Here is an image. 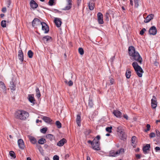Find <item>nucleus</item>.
<instances>
[{
  "instance_id": "nucleus-1",
  "label": "nucleus",
  "mask_w": 160,
  "mask_h": 160,
  "mask_svg": "<svg viewBox=\"0 0 160 160\" xmlns=\"http://www.w3.org/2000/svg\"><path fill=\"white\" fill-rule=\"evenodd\" d=\"M14 116L16 119L24 121L28 118L29 114L24 110H18L15 112Z\"/></svg>"
},
{
  "instance_id": "nucleus-2",
  "label": "nucleus",
  "mask_w": 160,
  "mask_h": 160,
  "mask_svg": "<svg viewBox=\"0 0 160 160\" xmlns=\"http://www.w3.org/2000/svg\"><path fill=\"white\" fill-rule=\"evenodd\" d=\"M128 51L131 59L140 63V55L138 52L135 51V48L133 46H130L128 48Z\"/></svg>"
},
{
  "instance_id": "nucleus-3",
  "label": "nucleus",
  "mask_w": 160,
  "mask_h": 160,
  "mask_svg": "<svg viewBox=\"0 0 160 160\" xmlns=\"http://www.w3.org/2000/svg\"><path fill=\"white\" fill-rule=\"evenodd\" d=\"M117 131L118 134L121 137L122 139L123 140L126 138V136L124 130L121 127H118L117 128Z\"/></svg>"
},
{
  "instance_id": "nucleus-4",
  "label": "nucleus",
  "mask_w": 160,
  "mask_h": 160,
  "mask_svg": "<svg viewBox=\"0 0 160 160\" xmlns=\"http://www.w3.org/2000/svg\"><path fill=\"white\" fill-rule=\"evenodd\" d=\"M42 22L38 18H35L32 22V26L33 27L37 28L41 25Z\"/></svg>"
},
{
  "instance_id": "nucleus-5",
  "label": "nucleus",
  "mask_w": 160,
  "mask_h": 160,
  "mask_svg": "<svg viewBox=\"0 0 160 160\" xmlns=\"http://www.w3.org/2000/svg\"><path fill=\"white\" fill-rule=\"evenodd\" d=\"M132 66L134 69V70L139 77H140V66H139L137 62L136 61L132 63Z\"/></svg>"
},
{
  "instance_id": "nucleus-6",
  "label": "nucleus",
  "mask_w": 160,
  "mask_h": 160,
  "mask_svg": "<svg viewBox=\"0 0 160 160\" xmlns=\"http://www.w3.org/2000/svg\"><path fill=\"white\" fill-rule=\"evenodd\" d=\"M124 152V150L123 148H121L119 150L116 152L114 151H111L110 152L109 156L111 157H116L118 155L123 153Z\"/></svg>"
},
{
  "instance_id": "nucleus-7",
  "label": "nucleus",
  "mask_w": 160,
  "mask_h": 160,
  "mask_svg": "<svg viewBox=\"0 0 160 160\" xmlns=\"http://www.w3.org/2000/svg\"><path fill=\"white\" fill-rule=\"evenodd\" d=\"M100 144V142L99 141L96 140L93 142V144L92 148L93 149L95 150H99L100 149L99 146Z\"/></svg>"
},
{
  "instance_id": "nucleus-8",
  "label": "nucleus",
  "mask_w": 160,
  "mask_h": 160,
  "mask_svg": "<svg viewBox=\"0 0 160 160\" xmlns=\"http://www.w3.org/2000/svg\"><path fill=\"white\" fill-rule=\"evenodd\" d=\"M66 1L67 2V4L64 8L62 9L63 10L66 11L69 10L72 7V0H66Z\"/></svg>"
},
{
  "instance_id": "nucleus-9",
  "label": "nucleus",
  "mask_w": 160,
  "mask_h": 160,
  "mask_svg": "<svg viewBox=\"0 0 160 160\" xmlns=\"http://www.w3.org/2000/svg\"><path fill=\"white\" fill-rule=\"evenodd\" d=\"M157 99L156 98L153 96L151 99V106L153 109H155L157 106Z\"/></svg>"
},
{
  "instance_id": "nucleus-10",
  "label": "nucleus",
  "mask_w": 160,
  "mask_h": 160,
  "mask_svg": "<svg viewBox=\"0 0 160 160\" xmlns=\"http://www.w3.org/2000/svg\"><path fill=\"white\" fill-rule=\"evenodd\" d=\"M41 25L42 30L44 31V33H48L49 31V28L48 26L44 22H42Z\"/></svg>"
},
{
  "instance_id": "nucleus-11",
  "label": "nucleus",
  "mask_w": 160,
  "mask_h": 160,
  "mask_svg": "<svg viewBox=\"0 0 160 160\" xmlns=\"http://www.w3.org/2000/svg\"><path fill=\"white\" fill-rule=\"evenodd\" d=\"M28 99L29 101L32 103V105H34L36 103V101L33 94L28 95Z\"/></svg>"
},
{
  "instance_id": "nucleus-12",
  "label": "nucleus",
  "mask_w": 160,
  "mask_h": 160,
  "mask_svg": "<svg viewBox=\"0 0 160 160\" xmlns=\"http://www.w3.org/2000/svg\"><path fill=\"white\" fill-rule=\"evenodd\" d=\"M97 17L98 23L100 24L103 23V14L101 12H98L97 14Z\"/></svg>"
},
{
  "instance_id": "nucleus-13",
  "label": "nucleus",
  "mask_w": 160,
  "mask_h": 160,
  "mask_svg": "<svg viewBox=\"0 0 160 160\" xmlns=\"http://www.w3.org/2000/svg\"><path fill=\"white\" fill-rule=\"evenodd\" d=\"M157 30L156 28L154 26H152L150 28L149 33L150 35H155L157 33Z\"/></svg>"
},
{
  "instance_id": "nucleus-14",
  "label": "nucleus",
  "mask_w": 160,
  "mask_h": 160,
  "mask_svg": "<svg viewBox=\"0 0 160 160\" xmlns=\"http://www.w3.org/2000/svg\"><path fill=\"white\" fill-rule=\"evenodd\" d=\"M18 57L19 60L22 62L24 60V54L21 49L18 51Z\"/></svg>"
},
{
  "instance_id": "nucleus-15",
  "label": "nucleus",
  "mask_w": 160,
  "mask_h": 160,
  "mask_svg": "<svg viewBox=\"0 0 160 160\" xmlns=\"http://www.w3.org/2000/svg\"><path fill=\"white\" fill-rule=\"evenodd\" d=\"M54 22L56 26L58 27H60L62 23L61 19L59 18H54Z\"/></svg>"
},
{
  "instance_id": "nucleus-16",
  "label": "nucleus",
  "mask_w": 160,
  "mask_h": 160,
  "mask_svg": "<svg viewBox=\"0 0 160 160\" xmlns=\"http://www.w3.org/2000/svg\"><path fill=\"white\" fill-rule=\"evenodd\" d=\"M18 143L19 148L22 149H23L25 147V145L23 140L19 139L18 140Z\"/></svg>"
},
{
  "instance_id": "nucleus-17",
  "label": "nucleus",
  "mask_w": 160,
  "mask_h": 160,
  "mask_svg": "<svg viewBox=\"0 0 160 160\" xmlns=\"http://www.w3.org/2000/svg\"><path fill=\"white\" fill-rule=\"evenodd\" d=\"M150 148V144H146V145L144 146L142 148V150L144 153L145 154L147 153L148 151L149 150Z\"/></svg>"
},
{
  "instance_id": "nucleus-18",
  "label": "nucleus",
  "mask_w": 160,
  "mask_h": 160,
  "mask_svg": "<svg viewBox=\"0 0 160 160\" xmlns=\"http://www.w3.org/2000/svg\"><path fill=\"white\" fill-rule=\"evenodd\" d=\"M154 17V15L153 14H151L148 15L146 18V19L144 21L145 23L149 22L150 20L152 19Z\"/></svg>"
},
{
  "instance_id": "nucleus-19",
  "label": "nucleus",
  "mask_w": 160,
  "mask_h": 160,
  "mask_svg": "<svg viewBox=\"0 0 160 160\" xmlns=\"http://www.w3.org/2000/svg\"><path fill=\"white\" fill-rule=\"evenodd\" d=\"M67 141L66 139L64 138H63L59 141L57 144V145L59 147H62L63 146L64 144L67 142Z\"/></svg>"
},
{
  "instance_id": "nucleus-20",
  "label": "nucleus",
  "mask_w": 160,
  "mask_h": 160,
  "mask_svg": "<svg viewBox=\"0 0 160 160\" xmlns=\"http://www.w3.org/2000/svg\"><path fill=\"white\" fill-rule=\"evenodd\" d=\"M95 0H90L88 4L89 9L91 10H93L94 7L95 3L94 2Z\"/></svg>"
},
{
  "instance_id": "nucleus-21",
  "label": "nucleus",
  "mask_w": 160,
  "mask_h": 160,
  "mask_svg": "<svg viewBox=\"0 0 160 160\" xmlns=\"http://www.w3.org/2000/svg\"><path fill=\"white\" fill-rule=\"evenodd\" d=\"M30 5L31 8L33 9L37 8L38 5L37 3L33 0H32L30 2Z\"/></svg>"
},
{
  "instance_id": "nucleus-22",
  "label": "nucleus",
  "mask_w": 160,
  "mask_h": 160,
  "mask_svg": "<svg viewBox=\"0 0 160 160\" xmlns=\"http://www.w3.org/2000/svg\"><path fill=\"white\" fill-rule=\"evenodd\" d=\"M100 139V136L99 135H98L93 139V141H92L89 140H88V143L91 144V145H92H92H93V142H94L96 140L99 141V140Z\"/></svg>"
},
{
  "instance_id": "nucleus-23",
  "label": "nucleus",
  "mask_w": 160,
  "mask_h": 160,
  "mask_svg": "<svg viewBox=\"0 0 160 160\" xmlns=\"http://www.w3.org/2000/svg\"><path fill=\"white\" fill-rule=\"evenodd\" d=\"M41 118L44 121L47 123H50L52 121V120L50 118L47 117L42 116V117Z\"/></svg>"
},
{
  "instance_id": "nucleus-24",
  "label": "nucleus",
  "mask_w": 160,
  "mask_h": 160,
  "mask_svg": "<svg viewBox=\"0 0 160 160\" xmlns=\"http://www.w3.org/2000/svg\"><path fill=\"white\" fill-rule=\"evenodd\" d=\"M113 113L115 116L118 118H120L121 117L122 113L120 111L118 110H114Z\"/></svg>"
},
{
  "instance_id": "nucleus-25",
  "label": "nucleus",
  "mask_w": 160,
  "mask_h": 160,
  "mask_svg": "<svg viewBox=\"0 0 160 160\" xmlns=\"http://www.w3.org/2000/svg\"><path fill=\"white\" fill-rule=\"evenodd\" d=\"M16 85L14 84L13 81H12L10 82L9 87L10 89L12 91H14L16 90Z\"/></svg>"
},
{
  "instance_id": "nucleus-26",
  "label": "nucleus",
  "mask_w": 160,
  "mask_h": 160,
  "mask_svg": "<svg viewBox=\"0 0 160 160\" xmlns=\"http://www.w3.org/2000/svg\"><path fill=\"white\" fill-rule=\"evenodd\" d=\"M42 39L44 41V42H47L50 40L52 39V38L49 36H46L43 38Z\"/></svg>"
},
{
  "instance_id": "nucleus-27",
  "label": "nucleus",
  "mask_w": 160,
  "mask_h": 160,
  "mask_svg": "<svg viewBox=\"0 0 160 160\" xmlns=\"http://www.w3.org/2000/svg\"><path fill=\"white\" fill-rule=\"evenodd\" d=\"M136 137L135 136H133L132 138V145L135 148L136 146Z\"/></svg>"
},
{
  "instance_id": "nucleus-28",
  "label": "nucleus",
  "mask_w": 160,
  "mask_h": 160,
  "mask_svg": "<svg viewBox=\"0 0 160 160\" xmlns=\"http://www.w3.org/2000/svg\"><path fill=\"white\" fill-rule=\"evenodd\" d=\"M81 116L79 115L78 114L77 115V118H76V122L77 124L79 126H80L81 125Z\"/></svg>"
},
{
  "instance_id": "nucleus-29",
  "label": "nucleus",
  "mask_w": 160,
  "mask_h": 160,
  "mask_svg": "<svg viewBox=\"0 0 160 160\" xmlns=\"http://www.w3.org/2000/svg\"><path fill=\"white\" fill-rule=\"evenodd\" d=\"M29 139L30 140V141L32 144H35L37 142L36 139L33 137L30 136L29 138Z\"/></svg>"
},
{
  "instance_id": "nucleus-30",
  "label": "nucleus",
  "mask_w": 160,
  "mask_h": 160,
  "mask_svg": "<svg viewBox=\"0 0 160 160\" xmlns=\"http://www.w3.org/2000/svg\"><path fill=\"white\" fill-rule=\"evenodd\" d=\"M131 72L129 69H127L125 75L127 78H130L131 76Z\"/></svg>"
},
{
  "instance_id": "nucleus-31",
  "label": "nucleus",
  "mask_w": 160,
  "mask_h": 160,
  "mask_svg": "<svg viewBox=\"0 0 160 160\" xmlns=\"http://www.w3.org/2000/svg\"><path fill=\"white\" fill-rule=\"evenodd\" d=\"M46 140L45 139L42 138L38 140V142L39 144H43L46 142Z\"/></svg>"
},
{
  "instance_id": "nucleus-32",
  "label": "nucleus",
  "mask_w": 160,
  "mask_h": 160,
  "mask_svg": "<svg viewBox=\"0 0 160 160\" xmlns=\"http://www.w3.org/2000/svg\"><path fill=\"white\" fill-rule=\"evenodd\" d=\"M33 55V53L31 50H29L28 51V55L29 58H32Z\"/></svg>"
},
{
  "instance_id": "nucleus-33",
  "label": "nucleus",
  "mask_w": 160,
  "mask_h": 160,
  "mask_svg": "<svg viewBox=\"0 0 160 160\" xmlns=\"http://www.w3.org/2000/svg\"><path fill=\"white\" fill-rule=\"evenodd\" d=\"M64 82L66 84H67L69 86H71L73 84V82L71 80L68 82L66 80H65Z\"/></svg>"
},
{
  "instance_id": "nucleus-34",
  "label": "nucleus",
  "mask_w": 160,
  "mask_h": 160,
  "mask_svg": "<svg viewBox=\"0 0 160 160\" xmlns=\"http://www.w3.org/2000/svg\"><path fill=\"white\" fill-rule=\"evenodd\" d=\"M36 96L38 98H39L41 96V94L39 89L38 88H37L36 89Z\"/></svg>"
},
{
  "instance_id": "nucleus-35",
  "label": "nucleus",
  "mask_w": 160,
  "mask_h": 160,
  "mask_svg": "<svg viewBox=\"0 0 160 160\" xmlns=\"http://www.w3.org/2000/svg\"><path fill=\"white\" fill-rule=\"evenodd\" d=\"M9 154L10 156L13 158H15L16 157L15 153L13 151H10L9 152Z\"/></svg>"
},
{
  "instance_id": "nucleus-36",
  "label": "nucleus",
  "mask_w": 160,
  "mask_h": 160,
  "mask_svg": "<svg viewBox=\"0 0 160 160\" xmlns=\"http://www.w3.org/2000/svg\"><path fill=\"white\" fill-rule=\"evenodd\" d=\"M135 3V7L136 8H138L139 6V0H133Z\"/></svg>"
},
{
  "instance_id": "nucleus-37",
  "label": "nucleus",
  "mask_w": 160,
  "mask_h": 160,
  "mask_svg": "<svg viewBox=\"0 0 160 160\" xmlns=\"http://www.w3.org/2000/svg\"><path fill=\"white\" fill-rule=\"evenodd\" d=\"M56 125L57 127L60 128H61L62 127V125L61 123H60V122L58 121H57L56 122Z\"/></svg>"
},
{
  "instance_id": "nucleus-38",
  "label": "nucleus",
  "mask_w": 160,
  "mask_h": 160,
  "mask_svg": "<svg viewBox=\"0 0 160 160\" xmlns=\"http://www.w3.org/2000/svg\"><path fill=\"white\" fill-rule=\"evenodd\" d=\"M112 127L111 126L108 127L106 128V130L109 133H111L112 132Z\"/></svg>"
},
{
  "instance_id": "nucleus-39",
  "label": "nucleus",
  "mask_w": 160,
  "mask_h": 160,
  "mask_svg": "<svg viewBox=\"0 0 160 160\" xmlns=\"http://www.w3.org/2000/svg\"><path fill=\"white\" fill-rule=\"evenodd\" d=\"M46 137L47 138L51 140L53 139V136L52 134H48L47 135Z\"/></svg>"
},
{
  "instance_id": "nucleus-40",
  "label": "nucleus",
  "mask_w": 160,
  "mask_h": 160,
  "mask_svg": "<svg viewBox=\"0 0 160 160\" xmlns=\"http://www.w3.org/2000/svg\"><path fill=\"white\" fill-rule=\"evenodd\" d=\"M78 52L81 55L84 54V50L82 48H78Z\"/></svg>"
},
{
  "instance_id": "nucleus-41",
  "label": "nucleus",
  "mask_w": 160,
  "mask_h": 160,
  "mask_svg": "<svg viewBox=\"0 0 160 160\" xmlns=\"http://www.w3.org/2000/svg\"><path fill=\"white\" fill-rule=\"evenodd\" d=\"M6 20H2L1 22V25L3 27L5 28L6 27Z\"/></svg>"
},
{
  "instance_id": "nucleus-42",
  "label": "nucleus",
  "mask_w": 160,
  "mask_h": 160,
  "mask_svg": "<svg viewBox=\"0 0 160 160\" xmlns=\"http://www.w3.org/2000/svg\"><path fill=\"white\" fill-rule=\"evenodd\" d=\"M0 85L1 86V88L3 89H5L6 87L3 82L1 81L0 82Z\"/></svg>"
},
{
  "instance_id": "nucleus-43",
  "label": "nucleus",
  "mask_w": 160,
  "mask_h": 160,
  "mask_svg": "<svg viewBox=\"0 0 160 160\" xmlns=\"http://www.w3.org/2000/svg\"><path fill=\"white\" fill-rule=\"evenodd\" d=\"M56 0H49L48 2V4L50 6H52L54 5V2Z\"/></svg>"
},
{
  "instance_id": "nucleus-44",
  "label": "nucleus",
  "mask_w": 160,
  "mask_h": 160,
  "mask_svg": "<svg viewBox=\"0 0 160 160\" xmlns=\"http://www.w3.org/2000/svg\"><path fill=\"white\" fill-rule=\"evenodd\" d=\"M47 128H43L40 130L41 132L43 133H45L47 131Z\"/></svg>"
},
{
  "instance_id": "nucleus-45",
  "label": "nucleus",
  "mask_w": 160,
  "mask_h": 160,
  "mask_svg": "<svg viewBox=\"0 0 160 160\" xmlns=\"http://www.w3.org/2000/svg\"><path fill=\"white\" fill-rule=\"evenodd\" d=\"M147 129H144V131L145 132H147L148 131H149L150 128V125L149 124H148L146 126Z\"/></svg>"
},
{
  "instance_id": "nucleus-46",
  "label": "nucleus",
  "mask_w": 160,
  "mask_h": 160,
  "mask_svg": "<svg viewBox=\"0 0 160 160\" xmlns=\"http://www.w3.org/2000/svg\"><path fill=\"white\" fill-rule=\"evenodd\" d=\"M109 79H110L109 80L110 82V84H109V85H111L114 84L115 82L114 79L112 78H109Z\"/></svg>"
},
{
  "instance_id": "nucleus-47",
  "label": "nucleus",
  "mask_w": 160,
  "mask_h": 160,
  "mask_svg": "<svg viewBox=\"0 0 160 160\" xmlns=\"http://www.w3.org/2000/svg\"><path fill=\"white\" fill-rule=\"evenodd\" d=\"M149 137L151 138H154L155 137V134L154 132H151L149 134Z\"/></svg>"
},
{
  "instance_id": "nucleus-48",
  "label": "nucleus",
  "mask_w": 160,
  "mask_h": 160,
  "mask_svg": "<svg viewBox=\"0 0 160 160\" xmlns=\"http://www.w3.org/2000/svg\"><path fill=\"white\" fill-rule=\"evenodd\" d=\"M59 158L58 156L57 155H55L53 157V160H59Z\"/></svg>"
},
{
  "instance_id": "nucleus-49",
  "label": "nucleus",
  "mask_w": 160,
  "mask_h": 160,
  "mask_svg": "<svg viewBox=\"0 0 160 160\" xmlns=\"http://www.w3.org/2000/svg\"><path fill=\"white\" fill-rule=\"evenodd\" d=\"M7 2V3L8 4V7L9 8V6L10 5V4L11 3V2L10 0H6Z\"/></svg>"
},
{
  "instance_id": "nucleus-50",
  "label": "nucleus",
  "mask_w": 160,
  "mask_h": 160,
  "mask_svg": "<svg viewBox=\"0 0 160 160\" xmlns=\"http://www.w3.org/2000/svg\"><path fill=\"white\" fill-rule=\"evenodd\" d=\"M146 31V29L143 28L141 31V35H143L144 32Z\"/></svg>"
},
{
  "instance_id": "nucleus-51",
  "label": "nucleus",
  "mask_w": 160,
  "mask_h": 160,
  "mask_svg": "<svg viewBox=\"0 0 160 160\" xmlns=\"http://www.w3.org/2000/svg\"><path fill=\"white\" fill-rule=\"evenodd\" d=\"M6 10L7 9L6 8L3 7L2 10V11L3 12L5 13L6 12Z\"/></svg>"
},
{
  "instance_id": "nucleus-52",
  "label": "nucleus",
  "mask_w": 160,
  "mask_h": 160,
  "mask_svg": "<svg viewBox=\"0 0 160 160\" xmlns=\"http://www.w3.org/2000/svg\"><path fill=\"white\" fill-rule=\"evenodd\" d=\"M155 150L156 152L158 151H160V148L158 147H157L155 148Z\"/></svg>"
},
{
  "instance_id": "nucleus-53",
  "label": "nucleus",
  "mask_w": 160,
  "mask_h": 160,
  "mask_svg": "<svg viewBox=\"0 0 160 160\" xmlns=\"http://www.w3.org/2000/svg\"><path fill=\"white\" fill-rule=\"evenodd\" d=\"M77 0V5L78 7L79 6L80 4L81 0Z\"/></svg>"
},
{
  "instance_id": "nucleus-54",
  "label": "nucleus",
  "mask_w": 160,
  "mask_h": 160,
  "mask_svg": "<svg viewBox=\"0 0 160 160\" xmlns=\"http://www.w3.org/2000/svg\"><path fill=\"white\" fill-rule=\"evenodd\" d=\"M124 118L128 120V116L127 114H125L123 115Z\"/></svg>"
},
{
  "instance_id": "nucleus-55",
  "label": "nucleus",
  "mask_w": 160,
  "mask_h": 160,
  "mask_svg": "<svg viewBox=\"0 0 160 160\" xmlns=\"http://www.w3.org/2000/svg\"><path fill=\"white\" fill-rule=\"evenodd\" d=\"M143 73V70L142 68H141V77H142V73Z\"/></svg>"
},
{
  "instance_id": "nucleus-56",
  "label": "nucleus",
  "mask_w": 160,
  "mask_h": 160,
  "mask_svg": "<svg viewBox=\"0 0 160 160\" xmlns=\"http://www.w3.org/2000/svg\"><path fill=\"white\" fill-rule=\"evenodd\" d=\"M136 157L137 158L139 159L140 158V155L139 154H136Z\"/></svg>"
},
{
  "instance_id": "nucleus-57",
  "label": "nucleus",
  "mask_w": 160,
  "mask_h": 160,
  "mask_svg": "<svg viewBox=\"0 0 160 160\" xmlns=\"http://www.w3.org/2000/svg\"><path fill=\"white\" fill-rule=\"evenodd\" d=\"M154 64L155 65V66H157L158 65V63L156 61H155L154 62Z\"/></svg>"
},
{
  "instance_id": "nucleus-58",
  "label": "nucleus",
  "mask_w": 160,
  "mask_h": 160,
  "mask_svg": "<svg viewBox=\"0 0 160 160\" xmlns=\"http://www.w3.org/2000/svg\"><path fill=\"white\" fill-rule=\"evenodd\" d=\"M130 4L132 5H133V1L132 0H130Z\"/></svg>"
},
{
  "instance_id": "nucleus-59",
  "label": "nucleus",
  "mask_w": 160,
  "mask_h": 160,
  "mask_svg": "<svg viewBox=\"0 0 160 160\" xmlns=\"http://www.w3.org/2000/svg\"><path fill=\"white\" fill-rule=\"evenodd\" d=\"M87 132L88 134H90L91 132V131L90 130H88Z\"/></svg>"
},
{
  "instance_id": "nucleus-60",
  "label": "nucleus",
  "mask_w": 160,
  "mask_h": 160,
  "mask_svg": "<svg viewBox=\"0 0 160 160\" xmlns=\"http://www.w3.org/2000/svg\"><path fill=\"white\" fill-rule=\"evenodd\" d=\"M87 160H91L89 156L87 157Z\"/></svg>"
},
{
  "instance_id": "nucleus-61",
  "label": "nucleus",
  "mask_w": 160,
  "mask_h": 160,
  "mask_svg": "<svg viewBox=\"0 0 160 160\" xmlns=\"http://www.w3.org/2000/svg\"><path fill=\"white\" fill-rule=\"evenodd\" d=\"M0 15L1 18H2L4 16V15L3 14H1Z\"/></svg>"
},
{
  "instance_id": "nucleus-62",
  "label": "nucleus",
  "mask_w": 160,
  "mask_h": 160,
  "mask_svg": "<svg viewBox=\"0 0 160 160\" xmlns=\"http://www.w3.org/2000/svg\"><path fill=\"white\" fill-rule=\"evenodd\" d=\"M139 148H137V149H136V152H138V151H139Z\"/></svg>"
},
{
  "instance_id": "nucleus-63",
  "label": "nucleus",
  "mask_w": 160,
  "mask_h": 160,
  "mask_svg": "<svg viewBox=\"0 0 160 160\" xmlns=\"http://www.w3.org/2000/svg\"><path fill=\"white\" fill-rule=\"evenodd\" d=\"M160 122V120H157L156 121V123H158V122Z\"/></svg>"
},
{
  "instance_id": "nucleus-64",
  "label": "nucleus",
  "mask_w": 160,
  "mask_h": 160,
  "mask_svg": "<svg viewBox=\"0 0 160 160\" xmlns=\"http://www.w3.org/2000/svg\"><path fill=\"white\" fill-rule=\"evenodd\" d=\"M27 160H31V158L30 157H28L27 158Z\"/></svg>"
}]
</instances>
